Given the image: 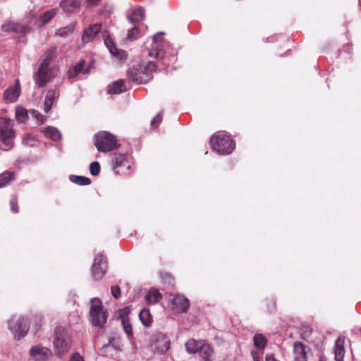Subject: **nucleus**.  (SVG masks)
<instances>
[{
    "label": "nucleus",
    "mask_w": 361,
    "mask_h": 361,
    "mask_svg": "<svg viewBox=\"0 0 361 361\" xmlns=\"http://www.w3.org/2000/svg\"><path fill=\"white\" fill-rule=\"evenodd\" d=\"M293 355L295 361H308L307 347L301 341L294 342Z\"/></svg>",
    "instance_id": "nucleus-16"
},
{
    "label": "nucleus",
    "mask_w": 361,
    "mask_h": 361,
    "mask_svg": "<svg viewBox=\"0 0 361 361\" xmlns=\"http://www.w3.org/2000/svg\"><path fill=\"white\" fill-rule=\"evenodd\" d=\"M345 338L343 336H339L335 343L334 346V355L335 360L336 361H343L344 355H345Z\"/></svg>",
    "instance_id": "nucleus-20"
},
{
    "label": "nucleus",
    "mask_w": 361,
    "mask_h": 361,
    "mask_svg": "<svg viewBox=\"0 0 361 361\" xmlns=\"http://www.w3.org/2000/svg\"><path fill=\"white\" fill-rule=\"evenodd\" d=\"M14 121L7 117L0 118V142L8 150L13 147V140L16 137L13 129Z\"/></svg>",
    "instance_id": "nucleus-6"
},
{
    "label": "nucleus",
    "mask_w": 361,
    "mask_h": 361,
    "mask_svg": "<svg viewBox=\"0 0 361 361\" xmlns=\"http://www.w3.org/2000/svg\"><path fill=\"white\" fill-rule=\"evenodd\" d=\"M90 313L92 324L99 328L103 327L107 319V312L104 310L99 298L92 299Z\"/></svg>",
    "instance_id": "nucleus-8"
},
{
    "label": "nucleus",
    "mask_w": 361,
    "mask_h": 361,
    "mask_svg": "<svg viewBox=\"0 0 361 361\" xmlns=\"http://www.w3.org/2000/svg\"><path fill=\"white\" fill-rule=\"evenodd\" d=\"M101 27L102 25L100 23H95L85 28L82 36L83 43H87L93 40L96 35L100 32Z\"/></svg>",
    "instance_id": "nucleus-17"
},
{
    "label": "nucleus",
    "mask_w": 361,
    "mask_h": 361,
    "mask_svg": "<svg viewBox=\"0 0 361 361\" xmlns=\"http://www.w3.org/2000/svg\"><path fill=\"white\" fill-rule=\"evenodd\" d=\"M69 178L71 182L78 185H88L91 183V180L85 176L71 175Z\"/></svg>",
    "instance_id": "nucleus-32"
},
{
    "label": "nucleus",
    "mask_w": 361,
    "mask_h": 361,
    "mask_svg": "<svg viewBox=\"0 0 361 361\" xmlns=\"http://www.w3.org/2000/svg\"><path fill=\"white\" fill-rule=\"evenodd\" d=\"M266 361H279V360H277L273 355H267L266 356Z\"/></svg>",
    "instance_id": "nucleus-45"
},
{
    "label": "nucleus",
    "mask_w": 361,
    "mask_h": 361,
    "mask_svg": "<svg viewBox=\"0 0 361 361\" xmlns=\"http://www.w3.org/2000/svg\"><path fill=\"white\" fill-rule=\"evenodd\" d=\"M94 145L98 151L109 152L118 147L117 139L107 131H101L94 136Z\"/></svg>",
    "instance_id": "nucleus-7"
},
{
    "label": "nucleus",
    "mask_w": 361,
    "mask_h": 361,
    "mask_svg": "<svg viewBox=\"0 0 361 361\" xmlns=\"http://www.w3.org/2000/svg\"><path fill=\"white\" fill-rule=\"evenodd\" d=\"M113 167L116 173H126L131 167V161L129 157L126 154H114L113 158Z\"/></svg>",
    "instance_id": "nucleus-11"
},
{
    "label": "nucleus",
    "mask_w": 361,
    "mask_h": 361,
    "mask_svg": "<svg viewBox=\"0 0 361 361\" xmlns=\"http://www.w3.org/2000/svg\"><path fill=\"white\" fill-rule=\"evenodd\" d=\"M43 132L46 137L51 138L54 141H57L61 139V135L60 132L54 127H47L46 128H44Z\"/></svg>",
    "instance_id": "nucleus-28"
},
{
    "label": "nucleus",
    "mask_w": 361,
    "mask_h": 361,
    "mask_svg": "<svg viewBox=\"0 0 361 361\" xmlns=\"http://www.w3.org/2000/svg\"><path fill=\"white\" fill-rule=\"evenodd\" d=\"M108 269L107 259L102 254H97L91 267V274L94 280H101L106 274Z\"/></svg>",
    "instance_id": "nucleus-10"
},
{
    "label": "nucleus",
    "mask_w": 361,
    "mask_h": 361,
    "mask_svg": "<svg viewBox=\"0 0 361 361\" xmlns=\"http://www.w3.org/2000/svg\"><path fill=\"white\" fill-rule=\"evenodd\" d=\"M60 92L57 89H49L46 94L45 99L44 102V111L45 113H48L54 102L59 97Z\"/></svg>",
    "instance_id": "nucleus-18"
},
{
    "label": "nucleus",
    "mask_w": 361,
    "mask_h": 361,
    "mask_svg": "<svg viewBox=\"0 0 361 361\" xmlns=\"http://www.w3.org/2000/svg\"><path fill=\"white\" fill-rule=\"evenodd\" d=\"M185 347L188 353H197L201 361L214 360V348L206 341L190 338L185 342Z\"/></svg>",
    "instance_id": "nucleus-3"
},
{
    "label": "nucleus",
    "mask_w": 361,
    "mask_h": 361,
    "mask_svg": "<svg viewBox=\"0 0 361 361\" xmlns=\"http://www.w3.org/2000/svg\"><path fill=\"white\" fill-rule=\"evenodd\" d=\"M160 279L161 283L166 286L173 287L175 286L174 277L167 271H161Z\"/></svg>",
    "instance_id": "nucleus-27"
},
{
    "label": "nucleus",
    "mask_w": 361,
    "mask_h": 361,
    "mask_svg": "<svg viewBox=\"0 0 361 361\" xmlns=\"http://www.w3.org/2000/svg\"><path fill=\"white\" fill-rule=\"evenodd\" d=\"M20 95L19 82L17 81V86L7 89L4 93V98L6 101L14 102Z\"/></svg>",
    "instance_id": "nucleus-22"
},
{
    "label": "nucleus",
    "mask_w": 361,
    "mask_h": 361,
    "mask_svg": "<svg viewBox=\"0 0 361 361\" xmlns=\"http://www.w3.org/2000/svg\"><path fill=\"white\" fill-rule=\"evenodd\" d=\"M163 35L164 33L159 32L153 37L154 46L149 53V56H154L158 59H162L164 56V52L163 51L164 43Z\"/></svg>",
    "instance_id": "nucleus-14"
},
{
    "label": "nucleus",
    "mask_w": 361,
    "mask_h": 361,
    "mask_svg": "<svg viewBox=\"0 0 361 361\" xmlns=\"http://www.w3.org/2000/svg\"><path fill=\"white\" fill-rule=\"evenodd\" d=\"M122 325L125 332L130 337L133 336V329L129 319L126 317H122Z\"/></svg>",
    "instance_id": "nucleus-37"
},
{
    "label": "nucleus",
    "mask_w": 361,
    "mask_h": 361,
    "mask_svg": "<svg viewBox=\"0 0 361 361\" xmlns=\"http://www.w3.org/2000/svg\"><path fill=\"white\" fill-rule=\"evenodd\" d=\"M27 111L23 107L18 106L16 109V118L20 122H25L27 118Z\"/></svg>",
    "instance_id": "nucleus-35"
},
{
    "label": "nucleus",
    "mask_w": 361,
    "mask_h": 361,
    "mask_svg": "<svg viewBox=\"0 0 361 361\" xmlns=\"http://www.w3.org/2000/svg\"><path fill=\"white\" fill-rule=\"evenodd\" d=\"M124 91H126V85L123 80L114 82L109 90V92L112 94H120Z\"/></svg>",
    "instance_id": "nucleus-26"
},
{
    "label": "nucleus",
    "mask_w": 361,
    "mask_h": 361,
    "mask_svg": "<svg viewBox=\"0 0 361 361\" xmlns=\"http://www.w3.org/2000/svg\"><path fill=\"white\" fill-rule=\"evenodd\" d=\"M105 44L109 49V51L111 53L112 55L116 56H121L123 54V52L121 50H118L116 47L114 43L111 41L110 38H106L104 40Z\"/></svg>",
    "instance_id": "nucleus-33"
},
{
    "label": "nucleus",
    "mask_w": 361,
    "mask_h": 361,
    "mask_svg": "<svg viewBox=\"0 0 361 361\" xmlns=\"http://www.w3.org/2000/svg\"><path fill=\"white\" fill-rule=\"evenodd\" d=\"M70 361H84V359L78 353H74L72 354Z\"/></svg>",
    "instance_id": "nucleus-43"
},
{
    "label": "nucleus",
    "mask_w": 361,
    "mask_h": 361,
    "mask_svg": "<svg viewBox=\"0 0 361 361\" xmlns=\"http://www.w3.org/2000/svg\"><path fill=\"white\" fill-rule=\"evenodd\" d=\"M28 320L23 317H12L8 322V328L18 340L27 335L29 330Z\"/></svg>",
    "instance_id": "nucleus-9"
},
{
    "label": "nucleus",
    "mask_w": 361,
    "mask_h": 361,
    "mask_svg": "<svg viewBox=\"0 0 361 361\" xmlns=\"http://www.w3.org/2000/svg\"><path fill=\"white\" fill-rule=\"evenodd\" d=\"M253 342L258 350H263L266 347L267 339L262 334H256L253 338Z\"/></svg>",
    "instance_id": "nucleus-31"
},
{
    "label": "nucleus",
    "mask_w": 361,
    "mask_h": 361,
    "mask_svg": "<svg viewBox=\"0 0 361 361\" xmlns=\"http://www.w3.org/2000/svg\"><path fill=\"white\" fill-rule=\"evenodd\" d=\"M53 344L54 353L59 357H63L70 350L72 340L64 328L57 326L55 329Z\"/></svg>",
    "instance_id": "nucleus-5"
},
{
    "label": "nucleus",
    "mask_w": 361,
    "mask_h": 361,
    "mask_svg": "<svg viewBox=\"0 0 361 361\" xmlns=\"http://www.w3.org/2000/svg\"><path fill=\"white\" fill-rule=\"evenodd\" d=\"M209 142L212 148L218 154L222 155L231 154L235 146L233 140L224 132H218L213 135Z\"/></svg>",
    "instance_id": "nucleus-4"
},
{
    "label": "nucleus",
    "mask_w": 361,
    "mask_h": 361,
    "mask_svg": "<svg viewBox=\"0 0 361 361\" xmlns=\"http://www.w3.org/2000/svg\"><path fill=\"white\" fill-rule=\"evenodd\" d=\"M102 0H85V4L90 7L97 6Z\"/></svg>",
    "instance_id": "nucleus-44"
},
{
    "label": "nucleus",
    "mask_w": 361,
    "mask_h": 361,
    "mask_svg": "<svg viewBox=\"0 0 361 361\" xmlns=\"http://www.w3.org/2000/svg\"><path fill=\"white\" fill-rule=\"evenodd\" d=\"M157 66L152 61L140 63L130 68L127 76L130 81L137 84H146L153 78L154 73H157Z\"/></svg>",
    "instance_id": "nucleus-2"
},
{
    "label": "nucleus",
    "mask_w": 361,
    "mask_h": 361,
    "mask_svg": "<svg viewBox=\"0 0 361 361\" xmlns=\"http://www.w3.org/2000/svg\"><path fill=\"white\" fill-rule=\"evenodd\" d=\"M145 16V11L142 8L135 9L129 16V20L133 23H137L142 20Z\"/></svg>",
    "instance_id": "nucleus-30"
},
{
    "label": "nucleus",
    "mask_w": 361,
    "mask_h": 361,
    "mask_svg": "<svg viewBox=\"0 0 361 361\" xmlns=\"http://www.w3.org/2000/svg\"><path fill=\"white\" fill-rule=\"evenodd\" d=\"M162 121V114L161 112L158 113L151 121V126L152 127H157Z\"/></svg>",
    "instance_id": "nucleus-41"
},
{
    "label": "nucleus",
    "mask_w": 361,
    "mask_h": 361,
    "mask_svg": "<svg viewBox=\"0 0 361 361\" xmlns=\"http://www.w3.org/2000/svg\"><path fill=\"white\" fill-rule=\"evenodd\" d=\"M56 14V9H51L46 11L39 19L41 25L47 24L51 19H52Z\"/></svg>",
    "instance_id": "nucleus-34"
},
{
    "label": "nucleus",
    "mask_w": 361,
    "mask_h": 361,
    "mask_svg": "<svg viewBox=\"0 0 361 361\" xmlns=\"http://www.w3.org/2000/svg\"><path fill=\"white\" fill-rule=\"evenodd\" d=\"M1 30L6 32H14L16 34H26L30 32V28L26 25H23L13 21H8L1 25Z\"/></svg>",
    "instance_id": "nucleus-15"
},
{
    "label": "nucleus",
    "mask_w": 361,
    "mask_h": 361,
    "mask_svg": "<svg viewBox=\"0 0 361 361\" xmlns=\"http://www.w3.org/2000/svg\"><path fill=\"white\" fill-rule=\"evenodd\" d=\"M73 28L66 27H64V28H62V29L57 30L56 34L57 35H59V36H61V37H66L69 33L73 32Z\"/></svg>",
    "instance_id": "nucleus-40"
},
{
    "label": "nucleus",
    "mask_w": 361,
    "mask_h": 361,
    "mask_svg": "<svg viewBox=\"0 0 361 361\" xmlns=\"http://www.w3.org/2000/svg\"><path fill=\"white\" fill-rule=\"evenodd\" d=\"M56 47L49 48L40 57L37 70L33 73L35 84L39 88L45 87L54 78L51 68V63L56 57Z\"/></svg>",
    "instance_id": "nucleus-1"
},
{
    "label": "nucleus",
    "mask_w": 361,
    "mask_h": 361,
    "mask_svg": "<svg viewBox=\"0 0 361 361\" xmlns=\"http://www.w3.org/2000/svg\"><path fill=\"white\" fill-rule=\"evenodd\" d=\"M170 346V341L166 337L161 336L156 343V350L160 353H166Z\"/></svg>",
    "instance_id": "nucleus-25"
},
{
    "label": "nucleus",
    "mask_w": 361,
    "mask_h": 361,
    "mask_svg": "<svg viewBox=\"0 0 361 361\" xmlns=\"http://www.w3.org/2000/svg\"><path fill=\"white\" fill-rule=\"evenodd\" d=\"M139 317L142 323L146 326H149L152 322V317L150 314L149 309H143L139 314Z\"/></svg>",
    "instance_id": "nucleus-29"
},
{
    "label": "nucleus",
    "mask_w": 361,
    "mask_h": 361,
    "mask_svg": "<svg viewBox=\"0 0 361 361\" xmlns=\"http://www.w3.org/2000/svg\"><path fill=\"white\" fill-rule=\"evenodd\" d=\"M139 28L137 26L133 27L132 29L128 30V39L130 40H135L138 37Z\"/></svg>",
    "instance_id": "nucleus-39"
},
{
    "label": "nucleus",
    "mask_w": 361,
    "mask_h": 361,
    "mask_svg": "<svg viewBox=\"0 0 361 361\" xmlns=\"http://www.w3.org/2000/svg\"><path fill=\"white\" fill-rule=\"evenodd\" d=\"M82 0H62L60 6L66 13H71L80 9Z\"/></svg>",
    "instance_id": "nucleus-19"
},
{
    "label": "nucleus",
    "mask_w": 361,
    "mask_h": 361,
    "mask_svg": "<svg viewBox=\"0 0 361 361\" xmlns=\"http://www.w3.org/2000/svg\"><path fill=\"white\" fill-rule=\"evenodd\" d=\"M114 341H115L114 338L111 339L107 345H103V348H106V347H108L109 345H112V346H114L116 348V346L114 344Z\"/></svg>",
    "instance_id": "nucleus-47"
},
{
    "label": "nucleus",
    "mask_w": 361,
    "mask_h": 361,
    "mask_svg": "<svg viewBox=\"0 0 361 361\" xmlns=\"http://www.w3.org/2000/svg\"><path fill=\"white\" fill-rule=\"evenodd\" d=\"M30 355L35 361H47L51 357L52 352L46 347L35 345L30 350Z\"/></svg>",
    "instance_id": "nucleus-13"
},
{
    "label": "nucleus",
    "mask_w": 361,
    "mask_h": 361,
    "mask_svg": "<svg viewBox=\"0 0 361 361\" xmlns=\"http://www.w3.org/2000/svg\"><path fill=\"white\" fill-rule=\"evenodd\" d=\"M9 205L11 207V210L13 213L17 214L19 212V205H18V195H13L11 196V198L9 201Z\"/></svg>",
    "instance_id": "nucleus-36"
},
{
    "label": "nucleus",
    "mask_w": 361,
    "mask_h": 361,
    "mask_svg": "<svg viewBox=\"0 0 361 361\" xmlns=\"http://www.w3.org/2000/svg\"><path fill=\"white\" fill-rule=\"evenodd\" d=\"M16 174L13 171H6L0 174V188L6 187L14 180Z\"/></svg>",
    "instance_id": "nucleus-23"
},
{
    "label": "nucleus",
    "mask_w": 361,
    "mask_h": 361,
    "mask_svg": "<svg viewBox=\"0 0 361 361\" xmlns=\"http://www.w3.org/2000/svg\"><path fill=\"white\" fill-rule=\"evenodd\" d=\"M252 356L254 361H259L258 357V353L257 352H252Z\"/></svg>",
    "instance_id": "nucleus-46"
},
{
    "label": "nucleus",
    "mask_w": 361,
    "mask_h": 361,
    "mask_svg": "<svg viewBox=\"0 0 361 361\" xmlns=\"http://www.w3.org/2000/svg\"><path fill=\"white\" fill-rule=\"evenodd\" d=\"M145 300L150 305H154L162 299V295L156 288H151L145 296Z\"/></svg>",
    "instance_id": "nucleus-21"
},
{
    "label": "nucleus",
    "mask_w": 361,
    "mask_h": 361,
    "mask_svg": "<svg viewBox=\"0 0 361 361\" xmlns=\"http://www.w3.org/2000/svg\"><path fill=\"white\" fill-rule=\"evenodd\" d=\"M171 309L177 313H184L190 307V302L184 295L180 294H170L169 298Z\"/></svg>",
    "instance_id": "nucleus-12"
},
{
    "label": "nucleus",
    "mask_w": 361,
    "mask_h": 361,
    "mask_svg": "<svg viewBox=\"0 0 361 361\" xmlns=\"http://www.w3.org/2000/svg\"><path fill=\"white\" fill-rule=\"evenodd\" d=\"M85 60H80L76 65L71 67L68 71V77L69 79L75 78L80 73L82 72L85 66Z\"/></svg>",
    "instance_id": "nucleus-24"
},
{
    "label": "nucleus",
    "mask_w": 361,
    "mask_h": 361,
    "mask_svg": "<svg viewBox=\"0 0 361 361\" xmlns=\"http://www.w3.org/2000/svg\"><path fill=\"white\" fill-rule=\"evenodd\" d=\"M90 172L92 176H97L100 172V165L98 161H93L90 166Z\"/></svg>",
    "instance_id": "nucleus-38"
},
{
    "label": "nucleus",
    "mask_w": 361,
    "mask_h": 361,
    "mask_svg": "<svg viewBox=\"0 0 361 361\" xmlns=\"http://www.w3.org/2000/svg\"><path fill=\"white\" fill-rule=\"evenodd\" d=\"M111 294L116 298L118 299L121 296V290L118 286H113L111 288Z\"/></svg>",
    "instance_id": "nucleus-42"
}]
</instances>
